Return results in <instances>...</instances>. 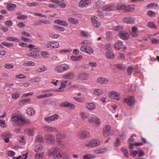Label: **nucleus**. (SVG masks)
Wrapping results in <instances>:
<instances>
[{
  "label": "nucleus",
  "mask_w": 159,
  "mask_h": 159,
  "mask_svg": "<svg viewBox=\"0 0 159 159\" xmlns=\"http://www.w3.org/2000/svg\"><path fill=\"white\" fill-rule=\"evenodd\" d=\"M124 102L130 107H132L134 104V99L133 97L129 96L127 98L124 99Z\"/></svg>",
  "instance_id": "1a4fd4ad"
},
{
  "label": "nucleus",
  "mask_w": 159,
  "mask_h": 159,
  "mask_svg": "<svg viewBox=\"0 0 159 159\" xmlns=\"http://www.w3.org/2000/svg\"><path fill=\"white\" fill-rule=\"evenodd\" d=\"M16 78L17 79H25L27 78L26 76H25L24 74H20L16 75Z\"/></svg>",
  "instance_id": "13d9d810"
},
{
  "label": "nucleus",
  "mask_w": 159,
  "mask_h": 159,
  "mask_svg": "<svg viewBox=\"0 0 159 159\" xmlns=\"http://www.w3.org/2000/svg\"><path fill=\"white\" fill-rule=\"evenodd\" d=\"M119 35L120 38L124 40H126L129 38L128 34L124 31L120 32H119Z\"/></svg>",
  "instance_id": "b1692460"
},
{
  "label": "nucleus",
  "mask_w": 159,
  "mask_h": 159,
  "mask_svg": "<svg viewBox=\"0 0 159 159\" xmlns=\"http://www.w3.org/2000/svg\"><path fill=\"white\" fill-rule=\"evenodd\" d=\"M86 108L89 110H93L96 108V105L93 103L86 104Z\"/></svg>",
  "instance_id": "a878e982"
},
{
  "label": "nucleus",
  "mask_w": 159,
  "mask_h": 159,
  "mask_svg": "<svg viewBox=\"0 0 159 159\" xmlns=\"http://www.w3.org/2000/svg\"><path fill=\"white\" fill-rule=\"evenodd\" d=\"M106 38L108 40H110L112 38V34L110 32H107L106 34Z\"/></svg>",
  "instance_id": "680f3d73"
},
{
  "label": "nucleus",
  "mask_w": 159,
  "mask_h": 159,
  "mask_svg": "<svg viewBox=\"0 0 159 159\" xmlns=\"http://www.w3.org/2000/svg\"><path fill=\"white\" fill-rule=\"evenodd\" d=\"M100 141L99 140L94 139L93 140L87 142L85 143V145L87 147H93L99 145Z\"/></svg>",
  "instance_id": "423d86ee"
},
{
  "label": "nucleus",
  "mask_w": 159,
  "mask_h": 159,
  "mask_svg": "<svg viewBox=\"0 0 159 159\" xmlns=\"http://www.w3.org/2000/svg\"><path fill=\"white\" fill-rule=\"evenodd\" d=\"M66 137V135L63 134L59 133L56 135V141L57 142V144L61 148H64L65 145L63 141L61 140L63 139Z\"/></svg>",
  "instance_id": "7ed1b4c3"
},
{
  "label": "nucleus",
  "mask_w": 159,
  "mask_h": 159,
  "mask_svg": "<svg viewBox=\"0 0 159 159\" xmlns=\"http://www.w3.org/2000/svg\"><path fill=\"white\" fill-rule=\"evenodd\" d=\"M41 81V78L39 77H36L29 80V81L31 83H38Z\"/></svg>",
  "instance_id": "f704fd0d"
},
{
  "label": "nucleus",
  "mask_w": 159,
  "mask_h": 159,
  "mask_svg": "<svg viewBox=\"0 0 159 159\" xmlns=\"http://www.w3.org/2000/svg\"><path fill=\"white\" fill-rule=\"evenodd\" d=\"M27 113L29 115H33L35 114V111L32 108H29L26 110Z\"/></svg>",
  "instance_id": "c756f323"
},
{
  "label": "nucleus",
  "mask_w": 159,
  "mask_h": 159,
  "mask_svg": "<svg viewBox=\"0 0 159 159\" xmlns=\"http://www.w3.org/2000/svg\"><path fill=\"white\" fill-rule=\"evenodd\" d=\"M75 77V74L72 72H68L63 76L64 79L70 80L73 79Z\"/></svg>",
  "instance_id": "4468645a"
},
{
  "label": "nucleus",
  "mask_w": 159,
  "mask_h": 159,
  "mask_svg": "<svg viewBox=\"0 0 159 159\" xmlns=\"http://www.w3.org/2000/svg\"><path fill=\"white\" fill-rule=\"evenodd\" d=\"M58 4L59 7L61 8H65L66 7L65 3L62 1H60V2L58 3Z\"/></svg>",
  "instance_id": "6e6d98bb"
},
{
  "label": "nucleus",
  "mask_w": 159,
  "mask_h": 159,
  "mask_svg": "<svg viewBox=\"0 0 159 159\" xmlns=\"http://www.w3.org/2000/svg\"><path fill=\"white\" fill-rule=\"evenodd\" d=\"M16 7V5L14 4L11 3H8L6 5V9L9 11L14 10Z\"/></svg>",
  "instance_id": "4be33fe9"
},
{
  "label": "nucleus",
  "mask_w": 159,
  "mask_h": 159,
  "mask_svg": "<svg viewBox=\"0 0 159 159\" xmlns=\"http://www.w3.org/2000/svg\"><path fill=\"white\" fill-rule=\"evenodd\" d=\"M88 121L90 124H95L97 126L99 125L101 123L100 119L96 116L90 117L88 119Z\"/></svg>",
  "instance_id": "9d476101"
},
{
  "label": "nucleus",
  "mask_w": 159,
  "mask_h": 159,
  "mask_svg": "<svg viewBox=\"0 0 159 159\" xmlns=\"http://www.w3.org/2000/svg\"><path fill=\"white\" fill-rule=\"evenodd\" d=\"M134 141V139L132 137H131L129 139V143L130 144L129 145V149H132L133 148V145L134 144L133 143Z\"/></svg>",
  "instance_id": "c9c22d12"
},
{
  "label": "nucleus",
  "mask_w": 159,
  "mask_h": 159,
  "mask_svg": "<svg viewBox=\"0 0 159 159\" xmlns=\"http://www.w3.org/2000/svg\"><path fill=\"white\" fill-rule=\"evenodd\" d=\"M81 35L82 37H84L85 38H87L89 35V33L88 32L85 31H81L80 32Z\"/></svg>",
  "instance_id": "4d7b16f0"
},
{
  "label": "nucleus",
  "mask_w": 159,
  "mask_h": 159,
  "mask_svg": "<svg viewBox=\"0 0 159 159\" xmlns=\"http://www.w3.org/2000/svg\"><path fill=\"white\" fill-rule=\"evenodd\" d=\"M148 25L150 28L156 29L157 26L154 24L152 22H149L148 23Z\"/></svg>",
  "instance_id": "603ef678"
},
{
  "label": "nucleus",
  "mask_w": 159,
  "mask_h": 159,
  "mask_svg": "<svg viewBox=\"0 0 159 159\" xmlns=\"http://www.w3.org/2000/svg\"><path fill=\"white\" fill-rule=\"evenodd\" d=\"M123 27L122 25H119L112 26L111 29L115 31H118L123 29Z\"/></svg>",
  "instance_id": "2f4dec72"
},
{
  "label": "nucleus",
  "mask_w": 159,
  "mask_h": 159,
  "mask_svg": "<svg viewBox=\"0 0 159 159\" xmlns=\"http://www.w3.org/2000/svg\"><path fill=\"white\" fill-rule=\"evenodd\" d=\"M47 70V69L46 68V67H39L37 69V70L39 72H42L45 70Z\"/></svg>",
  "instance_id": "0e129e2a"
},
{
  "label": "nucleus",
  "mask_w": 159,
  "mask_h": 159,
  "mask_svg": "<svg viewBox=\"0 0 159 159\" xmlns=\"http://www.w3.org/2000/svg\"><path fill=\"white\" fill-rule=\"evenodd\" d=\"M54 30H56L59 31L63 32L65 30L64 28L57 25H55L53 26Z\"/></svg>",
  "instance_id": "72a5a7b5"
},
{
  "label": "nucleus",
  "mask_w": 159,
  "mask_h": 159,
  "mask_svg": "<svg viewBox=\"0 0 159 159\" xmlns=\"http://www.w3.org/2000/svg\"><path fill=\"white\" fill-rule=\"evenodd\" d=\"M94 93L95 95L99 96L102 94L103 91L101 89H96L94 90Z\"/></svg>",
  "instance_id": "79ce46f5"
},
{
  "label": "nucleus",
  "mask_w": 159,
  "mask_h": 159,
  "mask_svg": "<svg viewBox=\"0 0 159 159\" xmlns=\"http://www.w3.org/2000/svg\"><path fill=\"white\" fill-rule=\"evenodd\" d=\"M25 65L27 66H33L34 65L35 63L34 62L26 61L25 62Z\"/></svg>",
  "instance_id": "37998d69"
},
{
  "label": "nucleus",
  "mask_w": 159,
  "mask_h": 159,
  "mask_svg": "<svg viewBox=\"0 0 159 159\" xmlns=\"http://www.w3.org/2000/svg\"><path fill=\"white\" fill-rule=\"evenodd\" d=\"M43 155L44 153L43 152L37 153L35 155V158L36 159H41L43 158Z\"/></svg>",
  "instance_id": "49530a36"
},
{
  "label": "nucleus",
  "mask_w": 159,
  "mask_h": 159,
  "mask_svg": "<svg viewBox=\"0 0 159 159\" xmlns=\"http://www.w3.org/2000/svg\"><path fill=\"white\" fill-rule=\"evenodd\" d=\"M40 51V48L36 49V50H33L30 51L29 53V56L34 58H38L39 56V54L38 52H39Z\"/></svg>",
  "instance_id": "9b49d317"
},
{
  "label": "nucleus",
  "mask_w": 159,
  "mask_h": 159,
  "mask_svg": "<svg viewBox=\"0 0 159 159\" xmlns=\"http://www.w3.org/2000/svg\"><path fill=\"white\" fill-rule=\"evenodd\" d=\"M61 150L58 147L51 148L48 152V155L53 157L54 159H60Z\"/></svg>",
  "instance_id": "f03ea898"
},
{
  "label": "nucleus",
  "mask_w": 159,
  "mask_h": 159,
  "mask_svg": "<svg viewBox=\"0 0 159 159\" xmlns=\"http://www.w3.org/2000/svg\"><path fill=\"white\" fill-rule=\"evenodd\" d=\"M12 97L13 99H15L18 98L19 96V93H13L11 94Z\"/></svg>",
  "instance_id": "774afa93"
},
{
  "label": "nucleus",
  "mask_w": 159,
  "mask_h": 159,
  "mask_svg": "<svg viewBox=\"0 0 159 159\" xmlns=\"http://www.w3.org/2000/svg\"><path fill=\"white\" fill-rule=\"evenodd\" d=\"M35 142H39V143L43 142L42 137L40 135L36 136L35 141Z\"/></svg>",
  "instance_id": "864d4df0"
},
{
  "label": "nucleus",
  "mask_w": 159,
  "mask_h": 159,
  "mask_svg": "<svg viewBox=\"0 0 159 159\" xmlns=\"http://www.w3.org/2000/svg\"><path fill=\"white\" fill-rule=\"evenodd\" d=\"M116 9L119 10H124L126 8V6L125 5L122 4H118L116 7Z\"/></svg>",
  "instance_id": "8fccbe9b"
},
{
  "label": "nucleus",
  "mask_w": 159,
  "mask_h": 159,
  "mask_svg": "<svg viewBox=\"0 0 159 159\" xmlns=\"http://www.w3.org/2000/svg\"><path fill=\"white\" fill-rule=\"evenodd\" d=\"M41 55L44 58H47L49 57V54L46 51H43L41 52Z\"/></svg>",
  "instance_id": "c03bdc74"
},
{
  "label": "nucleus",
  "mask_w": 159,
  "mask_h": 159,
  "mask_svg": "<svg viewBox=\"0 0 159 159\" xmlns=\"http://www.w3.org/2000/svg\"><path fill=\"white\" fill-rule=\"evenodd\" d=\"M107 150L105 148H102L96 150L94 152L96 154H99L105 152Z\"/></svg>",
  "instance_id": "58836bf2"
},
{
  "label": "nucleus",
  "mask_w": 159,
  "mask_h": 159,
  "mask_svg": "<svg viewBox=\"0 0 159 159\" xmlns=\"http://www.w3.org/2000/svg\"><path fill=\"white\" fill-rule=\"evenodd\" d=\"M147 14L148 16L151 17H153L156 15V13L155 12L151 10H149Z\"/></svg>",
  "instance_id": "e2e57ef3"
},
{
  "label": "nucleus",
  "mask_w": 159,
  "mask_h": 159,
  "mask_svg": "<svg viewBox=\"0 0 159 159\" xmlns=\"http://www.w3.org/2000/svg\"><path fill=\"white\" fill-rule=\"evenodd\" d=\"M71 50L69 49H64L61 50L60 51V54H64L66 53H69L71 51Z\"/></svg>",
  "instance_id": "052dcab7"
},
{
  "label": "nucleus",
  "mask_w": 159,
  "mask_h": 159,
  "mask_svg": "<svg viewBox=\"0 0 159 159\" xmlns=\"http://www.w3.org/2000/svg\"><path fill=\"white\" fill-rule=\"evenodd\" d=\"M61 106L64 107H68L69 109L74 110L75 107V105L72 104L68 102H65L61 104Z\"/></svg>",
  "instance_id": "a211bd4d"
},
{
  "label": "nucleus",
  "mask_w": 159,
  "mask_h": 159,
  "mask_svg": "<svg viewBox=\"0 0 159 159\" xmlns=\"http://www.w3.org/2000/svg\"><path fill=\"white\" fill-rule=\"evenodd\" d=\"M109 97L111 98L115 99L117 100H118L120 98L119 94L114 91H112L109 93Z\"/></svg>",
  "instance_id": "f3484780"
},
{
  "label": "nucleus",
  "mask_w": 159,
  "mask_h": 159,
  "mask_svg": "<svg viewBox=\"0 0 159 159\" xmlns=\"http://www.w3.org/2000/svg\"><path fill=\"white\" fill-rule=\"evenodd\" d=\"M134 69L133 66H129L127 69V73L129 75H131Z\"/></svg>",
  "instance_id": "a18cd8bd"
},
{
  "label": "nucleus",
  "mask_w": 159,
  "mask_h": 159,
  "mask_svg": "<svg viewBox=\"0 0 159 159\" xmlns=\"http://www.w3.org/2000/svg\"><path fill=\"white\" fill-rule=\"evenodd\" d=\"M44 129L45 131H48L49 132H57V129L54 127H44Z\"/></svg>",
  "instance_id": "cd10ccee"
},
{
  "label": "nucleus",
  "mask_w": 159,
  "mask_h": 159,
  "mask_svg": "<svg viewBox=\"0 0 159 159\" xmlns=\"http://www.w3.org/2000/svg\"><path fill=\"white\" fill-rule=\"evenodd\" d=\"M68 20L71 23L73 24L77 25L79 23L78 20L74 18L70 17Z\"/></svg>",
  "instance_id": "4c0bfd02"
},
{
  "label": "nucleus",
  "mask_w": 159,
  "mask_h": 159,
  "mask_svg": "<svg viewBox=\"0 0 159 159\" xmlns=\"http://www.w3.org/2000/svg\"><path fill=\"white\" fill-rule=\"evenodd\" d=\"M79 115L80 117L83 120L88 118L89 116L88 114L84 112H81Z\"/></svg>",
  "instance_id": "473e14b6"
},
{
  "label": "nucleus",
  "mask_w": 159,
  "mask_h": 159,
  "mask_svg": "<svg viewBox=\"0 0 159 159\" xmlns=\"http://www.w3.org/2000/svg\"><path fill=\"white\" fill-rule=\"evenodd\" d=\"M117 68L120 70H123L126 67L125 65L122 64H119L116 65Z\"/></svg>",
  "instance_id": "3c124183"
},
{
  "label": "nucleus",
  "mask_w": 159,
  "mask_h": 159,
  "mask_svg": "<svg viewBox=\"0 0 159 159\" xmlns=\"http://www.w3.org/2000/svg\"><path fill=\"white\" fill-rule=\"evenodd\" d=\"M91 2V0H81L79 3L80 7L82 8L87 6Z\"/></svg>",
  "instance_id": "dca6fc26"
},
{
  "label": "nucleus",
  "mask_w": 159,
  "mask_h": 159,
  "mask_svg": "<svg viewBox=\"0 0 159 159\" xmlns=\"http://www.w3.org/2000/svg\"><path fill=\"white\" fill-rule=\"evenodd\" d=\"M58 116L57 115H54L50 116L45 117L44 121L47 123H49L51 121H55L58 119Z\"/></svg>",
  "instance_id": "f8f14e48"
},
{
  "label": "nucleus",
  "mask_w": 159,
  "mask_h": 159,
  "mask_svg": "<svg viewBox=\"0 0 159 159\" xmlns=\"http://www.w3.org/2000/svg\"><path fill=\"white\" fill-rule=\"evenodd\" d=\"M34 130L33 129H29L27 134L29 136H32L34 135Z\"/></svg>",
  "instance_id": "338daca9"
},
{
  "label": "nucleus",
  "mask_w": 159,
  "mask_h": 159,
  "mask_svg": "<svg viewBox=\"0 0 159 159\" xmlns=\"http://www.w3.org/2000/svg\"><path fill=\"white\" fill-rule=\"evenodd\" d=\"M6 39L10 41L15 42H19V40L17 38L14 37H9L7 38Z\"/></svg>",
  "instance_id": "a19ab883"
},
{
  "label": "nucleus",
  "mask_w": 159,
  "mask_h": 159,
  "mask_svg": "<svg viewBox=\"0 0 159 159\" xmlns=\"http://www.w3.org/2000/svg\"><path fill=\"white\" fill-rule=\"evenodd\" d=\"M11 121L19 126H22L25 124H29L30 123V120L26 119L22 116L15 114L11 117Z\"/></svg>",
  "instance_id": "f257e3e1"
},
{
  "label": "nucleus",
  "mask_w": 159,
  "mask_h": 159,
  "mask_svg": "<svg viewBox=\"0 0 159 159\" xmlns=\"http://www.w3.org/2000/svg\"><path fill=\"white\" fill-rule=\"evenodd\" d=\"M123 21L127 24H131L134 23L135 20L134 18L133 17H127L124 18Z\"/></svg>",
  "instance_id": "412c9836"
},
{
  "label": "nucleus",
  "mask_w": 159,
  "mask_h": 159,
  "mask_svg": "<svg viewBox=\"0 0 159 159\" xmlns=\"http://www.w3.org/2000/svg\"><path fill=\"white\" fill-rule=\"evenodd\" d=\"M91 19L92 24L94 26L97 27L100 25V23L97 20V17L93 16L91 18Z\"/></svg>",
  "instance_id": "6ab92c4d"
},
{
  "label": "nucleus",
  "mask_w": 159,
  "mask_h": 159,
  "mask_svg": "<svg viewBox=\"0 0 159 159\" xmlns=\"http://www.w3.org/2000/svg\"><path fill=\"white\" fill-rule=\"evenodd\" d=\"M60 159H70V155L66 152H62L61 155Z\"/></svg>",
  "instance_id": "7c9ffc66"
},
{
  "label": "nucleus",
  "mask_w": 159,
  "mask_h": 159,
  "mask_svg": "<svg viewBox=\"0 0 159 159\" xmlns=\"http://www.w3.org/2000/svg\"><path fill=\"white\" fill-rule=\"evenodd\" d=\"M45 139L46 142L48 143H52L55 142V139L54 136L51 134L48 135L46 137Z\"/></svg>",
  "instance_id": "5701e85b"
},
{
  "label": "nucleus",
  "mask_w": 159,
  "mask_h": 159,
  "mask_svg": "<svg viewBox=\"0 0 159 159\" xmlns=\"http://www.w3.org/2000/svg\"><path fill=\"white\" fill-rule=\"evenodd\" d=\"M60 35L58 34H55L53 33H50L49 34V37L52 39H57L59 37Z\"/></svg>",
  "instance_id": "09e8293b"
},
{
  "label": "nucleus",
  "mask_w": 159,
  "mask_h": 159,
  "mask_svg": "<svg viewBox=\"0 0 159 159\" xmlns=\"http://www.w3.org/2000/svg\"><path fill=\"white\" fill-rule=\"evenodd\" d=\"M38 3L37 2H33L31 3H28L27 4V6L29 7H35L37 6Z\"/></svg>",
  "instance_id": "bf43d9fd"
},
{
  "label": "nucleus",
  "mask_w": 159,
  "mask_h": 159,
  "mask_svg": "<svg viewBox=\"0 0 159 159\" xmlns=\"http://www.w3.org/2000/svg\"><path fill=\"white\" fill-rule=\"evenodd\" d=\"M106 56L107 59H113L115 57V54L112 52L108 51L106 52Z\"/></svg>",
  "instance_id": "393cba45"
},
{
  "label": "nucleus",
  "mask_w": 159,
  "mask_h": 159,
  "mask_svg": "<svg viewBox=\"0 0 159 159\" xmlns=\"http://www.w3.org/2000/svg\"><path fill=\"white\" fill-rule=\"evenodd\" d=\"M122 46V42L120 41H118L115 43L114 47L116 50H119Z\"/></svg>",
  "instance_id": "bb28decb"
},
{
  "label": "nucleus",
  "mask_w": 159,
  "mask_h": 159,
  "mask_svg": "<svg viewBox=\"0 0 159 159\" xmlns=\"http://www.w3.org/2000/svg\"><path fill=\"white\" fill-rule=\"evenodd\" d=\"M88 79L89 75L85 73H80L77 76V79L79 80H86Z\"/></svg>",
  "instance_id": "2eb2a0df"
},
{
  "label": "nucleus",
  "mask_w": 159,
  "mask_h": 159,
  "mask_svg": "<svg viewBox=\"0 0 159 159\" xmlns=\"http://www.w3.org/2000/svg\"><path fill=\"white\" fill-rule=\"evenodd\" d=\"M2 44L7 47H12L13 45V44L12 43H7L6 42H2Z\"/></svg>",
  "instance_id": "5fc2aeb1"
},
{
  "label": "nucleus",
  "mask_w": 159,
  "mask_h": 159,
  "mask_svg": "<svg viewBox=\"0 0 159 159\" xmlns=\"http://www.w3.org/2000/svg\"><path fill=\"white\" fill-rule=\"evenodd\" d=\"M102 10L104 11H110L112 10V7L111 6H106L102 8Z\"/></svg>",
  "instance_id": "ea45409f"
},
{
  "label": "nucleus",
  "mask_w": 159,
  "mask_h": 159,
  "mask_svg": "<svg viewBox=\"0 0 159 159\" xmlns=\"http://www.w3.org/2000/svg\"><path fill=\"white\" fill-rule=\"evenodd\" d=\"M43 149V146L40 144H38L35 145V150L36 152H38L42 150Z\"/></svg>",
  "instance_id": "e433bc0d"
},
{
  "label": "nucleus",
  "mask_w": 159,
  "mask_h": 159,
  "mask_svg": "<svg viewBox=\"0 0 159 159\" xmlns=\"http://www.w3.org/2000/svg\"><path fill=\"white\" fill-rule=\"evenodd\" d=\"M114 133L111 130V126L109 125H105L103 129V135L105 137H107L110 135H112Z\"/></svg>",
  "instance_id": "39448f33"
},
{
  "label": "nucleus",
  "mask_w": 159,
  "mask_h": 159,
  "mask_svg": "<svg viewBox=\"0 0 159 159\" xmlns=\"http://www.w3.org/2000/svg\"><path fill=\"white\" fill-rule=\"evenodd\" d=\"M77 135L80 138L83 139L89 137L90 134L87 131L81 130L78 132Z\"/></svg>",
  "instance_id": "6e6552de"
},
{
  "label": "nucleus",
  "mask_w": 159,
  "mask_h": 159,
  "mask_svg": "<svg viewBox=\"0 0 159 159\" xmlns=\"http://www.w3.org/2000/svg\"><path fill=\"white\" fill-rule=\"evenodd\" d=\"M50 90H45L42 91L44 94H47V96H46L47 97H48L52 96L53 94L52 93L49 92Z\"/></svg>",
  "instance_id": "de8ad7c7"
},
{
  "label": "nucleus",
  "mask_w": 159,
  "mask_h": 159,
  "mask_svg": "<svg viewBox=\"0 0 159 159\" xmlns=\"http://www.w3.org/2000/svg\"><path fill=\"white\" fill-rule=\"evenodd\" d=\"M69 66L66 64H60L56 66L55 71L57 73H62L66 71L68 69Z\"/></svg>",
  "instance_id": "20e7f679"
},
{
  "label": "nucleus",
  "mask_w": 159,
  "mask_h": 159,
  "mask_svg": "<svg viewBox=\"0 0 159 159\" xmlns=\"http://www.w3.org/2000/svg\"><path fill=\"white\" fill-rule=\"evenodd\" d=\"M47 47L49 48H57L59 47V45L57 42H49L47 44Z\"/></svg>",
  "instance_id": "ddd939ff"
},
{
  "label": "nucleus",
  "mask_w": 159,
  "mask_h": 159,
  "mask_svg": "<svg viewBox=\"0 0 159 159\" xmlns=\"http://www.w3.org/2000/svg\"><path fill=\"white\" fill-rule=\"evenodd\" d=\"M138 153V152L136 151L130 150V154L134 157H135Z\"/></svg>",
  "instance_id": "69168bd1"
},
{
  "label": "nucleus",
  "mask_w": 159,
  "mask_h": 159,
  "mask_svg": "<svg viewBox=\"0 0 159 159\" xmlns=\"http://www.w3.org/2000/svg\"><path fill=\"white\" fill-rule=\"evenodd\" d=\"M108 81V79L102 77H99L97 80V82L101 84H107Z\"/></svg>",
  "instance_id": "aec40b11"
},
{
  "label": "nucleus",
  "mask_w": 159,
  "mask_h": 159,
  "mask_svg": "<svg viewBox=\"0 0 159 159\" xmlns=\"http://www.w3.org/2000/svg\"><path fill=\"white\" fill-rule=\"evenodd\" d=\"M80 50L82 51L89 55L92 54L94 52L93 50L91 47L84 45L81 46Z\"/></svg>",
  "instance_id": "0eeeda50"
},
{
  "label": "nucleus",
  "mask_w": 159,
  "mask_h": 159,
  "mask_svg": "<svg viewBox=\"0 0 159 159\" xmlns=\"http://www.w3.org/2000/svg\"><path fill=\"white\" fill-rule=\"evenodd\" d=\"M55 22L56 23L65 26H67L68 25V24L67 23H66L65 21L62 20H55Z\"/></svg>",
  "instance_id": "c85d7f7f"
}]
</instances>
